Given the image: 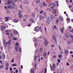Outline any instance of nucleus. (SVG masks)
<instances>
[{"label": "nucleus", "mask_w": 73, "mask_h": 73, "mask_svg": "<svg viewBox=\"0 0 73 73\" xmlns=\"http://www.w3.org/2000/svg\"><path fill=\"white\" fill-rule=\"evenodd\" d=\"M43 12H44V11H42L40 12V14H41V13H43Z\"/></svg>", "instance_id": "obj_45"}, {"label": "nucleus", "mask_w": 73, "mask_h": 73, "mask_svg": "<svg viewBox=\"0 0 73 73\" xmlns=\"http://www.w3.org/2000/svg\"><path fill=\"white\" fill-rule=\"evenodd\" d=\"M39 30L41 32H42V28H41V27H39Z\"/></svg>", "instance_id": "obj_19"}, {"label": "nucleus", "mask_w": 73, "mask_h": 73, "mask_svg": "<svg viewBox=\"0 0 73 73\" xmlns=\"http://www.w3.org/2000/svg\"><path fill=\"white\" fill-rule=\"evenodd\" d=\"M66 65L67 66H69V63L68 62H67Z\"/></svg>", "instance_id": "obj_53"}, {"label": "nucleus", "mask_w": 73, "mask_h": 73, "mask_svg": "<svg viewBox=\"0 0 73 73\" xmlns=\"http://www.w3.org/2000/svg\"><path fill=\"white\" fill-rule=\"evenodd\" d=\"M65 36L66 37H69L68 34H67V33H65Z\"/></svg>", "instance_id": "obj_23"}, {"label": "nucleus", "mask_w": 73, "mask_h": 73, "mask_svg": "<svg viewBox=\"0 0 73 73\" xmlns=\"http://www.w3.org/2000/svg\"><path fill=\"white\" fill-rule=\"evenodd\" d=\"M51 9H52V10H53V6H51Z\"/></svg>", "instance_id": "obj_60"}, {"label": "nucleus", "mask_w": 73, "mask_h": 73, "mask_svg": "<svg viewBox=\"0 0 73 73\" xmlns=\"http://www.w3.org/2000/svg\"><path fill=\"white\" fill-rule=\"evenodd\" d=\"M12 5H13V6H15V4L14 3V2H12L11 3Z\"/></svg>", "instance_id": "obj_22"}, {"label": "nucleus", "mask_w": 73, "mask_h": 73, "mask_svg": "<svg viewBox=\"0 0 73 73\" xmlns=\"http://www.w3.org/2000/svg\"><path fill=\"white\" fill-rule=\"evenodd\" d=\"M11 3V1H9L8 2V4H10Z\"/></svg>", "instance_id": "obj_37"}, {"label": "nucleus", "mask_w": 73, "mask_h": 73, "mask_svg": "<svg viewBox=\"0 0 73 73\" xmlns=\"http://www.w3.org/2000/svg\"><path fill=\"white\" fill-rule=\"evenodd\" d=\"M67 43L68 44H71V42L70 41H68L67 42Z\"/></svg>", "instance_id": "obj_36"}, {"label": "nucleus", "mask_w": 73, "mask_h": 73, "mask_svg": "<svg viewBox=\"0 0 73 73\" xmlns=\"http://www.w3.org/2000/svg\"><path fill=\"white\" fill-rule=\"evenodd\" d=\"M7 8H10L11 9H14V6H12L11 5H10L7 6Z\"/></svg>", "instance_id": "obj_3"}, {"label": "nucleus", "mask_w": 73, "mask_h": 73, "mask_svg": "<svg viewBox=\"0 0 73 73\" xmlns=\"http://www.w3.org/2000/svg\"><path fill=\"white\" fill-rule=\"evenodd\" d=\"M50 18H48L47 19L46 21V24L47 25H49L50 23Z\"/></svg>", "instance_id": "obj_2"}, {"label": "nucleus", "mask_w": 73, "mask_h": 73, "mask_svg": "<svg viewBox=\"0 0 73 73\" xmlns=\"http://www.w3.org/2000/svg\"><path fill=\"white\" fill-rule=\"evenodd\" d=\"M24 17H25V19H27V18H28V16L27 15H25L24 16Z\"/></svg>", "instance_id": "obj_43"}, {"label": "nucleus", "mask_w": 73, "mask_h": 73, "mask_svg": "<svg viewBox=\"0 0 73 73\" xmlns=\"http://www.w3.org/2000/svg\"><path fill=\"white\" fill-rule=\"evenodd\" d=\"M31 73H35V69L34 68L31 69Z\"/></svg>", "instance_id": "obj_7"}, {"label": "nucleus", "mask_w": 73, "mask_h": 73, "mask_svg": "<svg viewBox=\"0 0 73 73\" xmlns=\"http://www.w3.org/2000/svg\"><path fill=\"white\" fill-rule=\"evenodd\" d=\"M37 45H38L37 43L35 42V46H37Z\"/></svg>", "instance_id": "obj_42"}, {"label": "nucleus", "mask_w": 73, "mask_h": 73, "mask_svg": "<svg viewBox=\"0 0 73 73\" xmlns=\"http://www.w3.org/2000/svg\"><path fill=\"white\" fill-rule=\"evenodd\" d=\"M54 29H57V27L55 25H54Z\"/></svg>", "instance_id": "obj_50"}, {"label": "nucleus", "mask_w": 73, "mask_h": 73, "mask_svg": "<svg viewBox=\"0 0 73 73\" xmlns=\"http://www.w3.org/2000/svg\"><path fill=\"white\" fill-rule=\"evenodd\" d=\"M5 28V26H4V27L3 26L1 27V31H4Z\"/></svg>", "instance_id": "obj_8"}, {"label": "nucleus", "mask_w": 73, "mask_h": 73, "mask_svg": "<svg viewBox=\"0 0 73 73\" xmlns=\"http://www.w3.org/2000/svg\"><path fill=\"white\" fill-rule=\"evenodd\" d=\"M4 44V46H5V47H6V46H7V42H6V43H3Z\"/></svg>", "instance_id": "obj_31"}, {"label": "nucleus", "mask_w": 73, "mask_h": 73, "mask_svg": "<svg viewBox=\"0 0 73 73\" xmlns=\"http://www.w3.org/2000/svg\"><path fill=\"white\" fill-rule=\"evenodd\" d=\"M57 12V11L56 10V9H54L53 10L52 12L53 13H56Z\"/></svg>", "instance_id": "obj_17"}, {"label": "nucleus", "mask_w": 73, "mask_h": 73, "mask_svg": "<svg viewBox=\"0 0 73 73\" xmlns=\"http://www.w3.org/2000/svg\"><path fill=\"white\" fill-rule=\"evenodd\" d=\"M10 71H12V68H10Z\"/></svg>", "instance_id": "obj_54"}, {"label": "nucleus", "mask_w": 73, "mask_h": 73, "mask_svg": "<svg viewBox=\"0 0 73 73\" xmlns=\"http://www.w3.org/2000/svg\"><path fill=\"white\" fill-rule=\"evenodd\" d=\"M6 66L7 67L8 66H9V64H8V63H6Z\"/></svg>", "instance_id": "obj_38"}, {"label": "nucleus", "mask_w": 73, "mask_h": 73, "mask_svg": "<svg viewBox=\"0 0 73 73\" xmlns=\"http://www.w3.org/2000/svg\"><path fill=\"white\" fill-rule=\"evenodd\" d=\"M51 69L52 70H54V68H53V66H52L51 67Z\"/></svg>", "instance_id": "obj_46"}, {"label": "nucleus", "mask_w": 73, "mask_h": 73, "mask_svg": "<svg viewBox=\"0 0 73 73\" xmlns=\"http://www.w3.org/2000/svg\"><path fill=\"white\" fill-rule=\"evenodd\" d=\"M19 17H20V18H21V17H22V15L21 14L19 15Z\"/></svg>", "instance_id": "obj_33"}, {"label": "nucleus", "mask_w": 73, "mask_h": 73, "mask_svg": "<svg viewBox=\"0 0 73 73\" xmlns=\"http://www.w3.org/2000/svg\"><path fill=\"white\" fill-rule=\"evenodd\" d=\"M50 17L51 18V19L52 20V19H53V17H54V16H53V15H50Z\"/></svg>", "instance_id": "obj_18"}, {"label": "nucleus", "mask_w": 73, "mask_h": 73, "mask_svg": "<svg viewBox=\"0 0 73 73\" xmlns=\"http://www.w3.org/2000/svg\"><path fill=\"white\" fill-rule=\"evenodd\" d=\"M53 7H55V6H56V5L55 4V3H54L53 5Z\"/></svg>", "instance_id": "obj_62"}, {"label": "nucleus", "mask_w": 73, "mask_h": 73, "mask_svg": "<svg viewBox=\"0 0 73 73\" xmlns=\"http://www.w3.org/2000/svg\"><path fill=\"white\" fill-rule=\"evenodd\" d=\"M69 32H72L73 33V29H71L70 31Z\"/></svg>", "instance_id": "obj_35"}, {"label": "nucleus", "mask_w": 73, "mask_h": 73, "mask_svg": "<svg viewBox=\"0 0 73 73\" xmlns=\"http://www.w3.org/2000/svg\"><path fill=\"white\" fill-rule=\"evenodd\" d=\"M2 57L3 59L4 60L5 58V55L4 54H2Z\"/></svg>", "instance_id": "obj_10"}, {"label": "nucleus", "mask_w": 73, "mask_h": 73, "mask_svg": "<svg viewBox=\"0 0 73 73\" xmlns=\"http://www.w3.org/2000/svg\"><path fill=\"white\" fill-rule=\"evenodd\" d=\"M58 57H59L60 58L62 57V55H61L60 54L59 55Z\"/></svg>", "instance_id": "obj_41"}, {"label": "nucleus", "mask_w": 73, "mask_h": 73, "mask_svg": "<svg viewBox=\"0 0 73 73\" xmlns=\"http://www.w3.org/2000/svg\"><path fill=\"white\" fill-rule=\"evenodd\" d=\"M14 21L15 23H17L18 21H19L18 20V19H15L14 20Z\"/></svg>", "instance_id": "obj_20"}, {"label": "nucleus", "mask_w": 73, "mask_h": 73, "mask_svg": "<svg viewBox=\"0 0 73 73\" xmlns=\"http://www.w3.org/2000/svg\"><path fill=\"white\" fill-rule=\"evenodd\" d=\"M31 26V24H28L27 25V26H28V27H30V26Z\"/></svg>", "instance_id": "obj_47"}, {"label": "nucleus", "mask_w": 73, "mask_h": 73, "mask_svg": "<svg viewBox=\"0 0 73 73\" xmlns=\"http://www.w3.org/2000/svg\"><path fill=\"white\" fill-rule=\"evenodd\" d=\"M23 3L24 4H29V3H27V2H24Z\"/></svg>", "instance_id": "obj_39"}, {"label": "nucleus", "mask_w": 73, "mask_h": 73, "mask_svg": "<svg viewBox=\"0 0 73 73\" xmlns=\"http://www.w3.org/2000/svg\"><path fill=\"white\" fill-rule=\"evenodd\" d=\"M30 21H31V23H34V20H33V19L32 18H31L30 19Z\"/></svg>", "instance_id": "obj_13"}, {"label": "nucleus", "mask_w": 73, "mask_h": 73, "mask_svg": "<svg viewBox=\"0 0 73 73\" xmlns=\"http://www.w3.org/2000/svg\"><path fill=\"white\" fill-rule=\"evenodd\" d=\"M52 38L53 40H55L56 43L57 42V38L54 35L52 36Z\"/></svg>", "instance_id": "obj_5"}, {"label": "nucleus", "mask_w": 73, "mask_h": 73, "mask_svg": "<svg viewBox=\"0 0 73 73\" xmlns=\"http://www.w3.org/2000/svg\"><path fill=\"white\" fill-rule=\"evenodd\" d=\"M59 19L60 20H61V21H63V18H62V16L60 17H59Z\"/></svg>", "instance_id": "obj_14"}, {"label": "nucleus", "mask_w": 73, "mask_h": 73, "mask_svg": "<svg viewBox=\"0 0 73 73\" xmlns=\"http://www.w3.org/2000/svg\"><path fill=\"white\" fill-rule=\"evenodd\" d=\"M35 58L34 59V60L35 61H36V59H37V56L36 55H35Z\"/></svg>", "instance_id": "obj_26"}, {"label": "nucleus", "mask_w": 73, "mask_h": 73, "mask_svg": "<svg viewBox=\"0 0 73 73\" xmlns=\"http://www.w3.org/2000/svg\"><path fill=\"white\" fill-rule=\"evenodd\" d=\"M15 50L16 52H17L19 50V46H15Z\"/></svg>", "instance_id": "obj_9"}, {"label": "nucleus", "mask_w": 73, "mask_h": 73, "mask_svg": "<svg viewBox=\"0 0 73 73\" xmlns=\"http://www.w3.org/2000/svg\"><path fill=\"white\" fill-rule=\"evenodd\" d=\"M39 27H36L35 29V31H36V32H38L39 31Z\"/></svg>", "instance_id": "obj_4"}, {"label": "nucleus", "mask_w": 73, "mask_h": 73, "mask_svg": "<svg viewBox=\"0 0 73 73\" xmlns=\"http://www.w3.org/2000/svg\"><path fill=\"white\" fill-rule=\"evenodd\" d=\"M15 45H19V43L17 42L16 43Z\"/></svg>", "instance_id": "obj_64"}, {"label": "nucleus", "mask_w": 73, "mask_h": 73, "mask_svg": "<svg viewBox=\"0 0 73 73\" xmlns=\"http://www.w3.org/2000/svg\"><path fill=\"white\" fill-rule=\"evenodd\" d=\"M65 53L66 54H68V50H65Z\"/></svg>", "instance_id": "obj_15"}, {"label": "nucleus", "mask_w": 73, "mask_h": 73, "mask_svg": "<svg viewBox=\"0 0 73 73\" xmlns=\"http://www.w3.org/2000/svg\"><path fill=\"white\" fill-rule=\"evenodd\" d=\"M15 3H16L17 1V0H14Z\"/></svg>", "instance_id": "obj_61"}, {"label": "nucleus", "mask_w": 73, "mask_h": 73, "mask_svg": "<svg viewBox=\"0 0 73 73\" xmlns=\"http://www.w3.org/2000/svg\"><path fill=\"white\" fill-rule=\"evenodd\" d=\"M37 41V39H36V38H34V42H36Z\"/></svg>", "instance_id": "obj_27"}, {"label": "nucleus", "mask_w": 73, "mask_h": 73, "mask_svg": "<svg viewBox=\"0 0 73 73\" xmlns=\"http://www.w3.org/2000/svg\"><path fill=\"white\" fill-rule=\"evenodd\" d=\"M56 55H54V56H53V58H56Z\"/></svg>", "instance_id": "obj_55"}, {"label": "nucleus", "mask_w": 73, "mask_h": 73, "mask_svg": "<svg viewBox=\"0 0 73 73\" xmlns=\"http://www.w3.org/2000/svg\"><path fill=\"white\" fill-rule=\"evenodd\" d=\"M14 40H15V41H17V38H13Z\"/></svg>", "instance_id": "obj_29"}, {"label": "nucleus", "mask_w": 73, "mask_h": 73, "mask_svg": "<svg viewBox=\"0 0 73 73\" xmlns=\"http://www.w3.org/2000/svg\"><path fill=\"white\" fill-rule=\"evenodd\" d=\"M56 5H57V7H58V1H56Z\"/></svg>", "instance_id": "obj_21"}, {"label": "nucleus", "mask_w": 73, "mask_h": 73, "mask_svg": "<svg viewBox=\"0 0 73 73\" xmlns=\"http://www.w3.org/2000/svg\"><path fill=\"white\" fill-rule=\"evenodd\" d=\"M67 21H70V19L69 18H67Z\"/></svg>", "instance_id": "obj_52"}, {"label": "nucleus", "mask_w": 73, "mask_h": 73, "mask_svg": "<svg viewBox=\"0 0 73 73\" xmlns=\"http://www.w3.org/2000/svg\"><path fill=\"white\" fill-rule=\"evenodd\" d=\"M5 69H6V70H8V67H6L5 68Z\"/></svg>", "instance_id": "obj_58"}, {"label": "nucleus", "mask_w": 73, "mask_h": 73, "mask_svg": "<svg viewBox=\"0 0 73 73\" xmlns=\"http://www.w3.org/2000/svg\"><path fill=\"white\" fill-rule=\"evenodd\" d=\"M11 41L10 40L8 41V42H6L7 45H9L10 44H11Z\"/></svg>", "instance_id": "obj_11"}, {"label": "nucleus", "mask_w": 73, "mask_h": 73, "mask_svg": "<svg viewBox=\"0 0 73 73\" xmlns=\"http://www.w3.org/2000/svg\"><path fill=\"white\" fill-rule=\"evenodd\" d=\"M40 1V0H36V3H39Z\"/></svg>", "instance_id": "obj_24"}, {"label": "nucleus", "mask_w": 73, "mask_h": 73, "mask_svg": "<svg viewBox=\"0 0 73 73\" xmlns=\"http://www.w3.org/2000/svg\"><path fill=\"white\" fill-rule=\"evenodd\" d=\"M10 36L11 37H13V35H12V34L10 33Z\"/></svg>", "instance_id": "obj_56"}, {"label": "nucleus", "mask_w": 73, "mask_h": 73, "mask_svg": "<svg viewBox=\"0 0 73 73\" xmlns=\"http://www.w3.org/2000/svg\"><path fill=\"white\" fill-rule=\"evenodd\" d=\"M6 35H8V36H9V33H6Z\"/></svg>", "instance_id": "obj_57"}, {"label": "nucleus", "mask_w": 73, "mask_h": 73, "mask_svg": "<svg viewBox=\"0 0 73 73\" xmlns=\"http://www.w3.org/2000/svg\"><path fill=\"white\" fill-rule=\"evenodd\" d=\"M19 52H21V47L19 48Z\"/></svg>", "instance_id": "obj_28"}, {"label": "nucleus", "mask_w": 73, "mask_h": 73, "mask_svg": "<svg viewBox=\"0 0 73 73\" xmlns=\"http://www.w3.org/2000/svg\"><path fill=\"white\" fill-rule=\"evenodd\" d=\"M32 17H35V14L33 13L32 14Z\"/></svg>", "instance_id": "obj_34"}, {"label": "nucleus", "mask_w": 73, "mask_h": 73, "mask_svg": "<svg viewBox=\"0 0 73 73\" xmlns=\"http://www.w3.org/2000/svg\"><path fill=\"white\" fill-rule=\"evenodd\" d=\"M1 68H2V69L3 68H4V66H3V65H1Z\"/></svg>", "instance_id": "obj_63"}, {"label": "nucleus", "mask_w": 73, "mask_h": 73, "mask_svg": "<svg viewBox=\"0 0 73 73\" xmlns=\"http://www.w3.org/2000/svg\"><path fill=\"white\" fill-rule=\"evenodd\" d=\"M60 30L62 33H63V32H64V27H62V29L61 28H60Z\"/></svg>", "instance_id": "obj_6"}, {"label": "nucleus", "mask_w": 73, "mask_h": 73, "mask_svg": "<svg viewBox=\"0 0 73 73\" xmlns=\"http://www.w3.org/2000/svg\"><path fill=\"white\" fill-rule=\"evenodd\" d=\"M12 65L13 66H17V65L16 64H13Z\"/></svg>", "instance_id": "obj_40"}, {"label": "nucleus", "mask_w": 73, "mask_h": 73, "mask_svg": "<svg viewBox=\"0 0 73 73\" xmlns=\"http://www.w3.org/2000/svg\"><path fill=\"white\" fill-rule=\"evenodd\" d=\"M59 21L58 19H57V20L56 21V23H58V22Z\"/></svg>", "instance_id": "obj_59"}, {"label": "nucleus", "mask_w": 73, "mask_h": 73, "mask_svg": "<svg viewBox=\"0 0 73 73\" xmlns=\"http://www.w3.org/2000/svg\"><path fill=\"white\" fill-rule=\"evenodd\" d=\"M8 19H9V17H5V19L6 20L5 21H8Z\"/></svg>", "instance_id": "obj_12"}, {"label": "nucleus", "mask_w": 73, "mask_h": 73, "mask_svg": "<svg viewBox=\"0 0 73 73\" xmlns=\"http://www.w3.org/2000/svg\"><path fill=\"white\" fill-rule=\"evenodd\" d=\"M58 62H61V60L60 59H58L57 60Z\"/></svg>", "instance_id": "obj_30"}, {"label": "nucleus", "mask_w": 73, "mask_h": 73, "mask_svg": "<svg viewBox=\"0 0 73 73\" xmlns=\"http://www.w3.org/2000/svg\"><path fill=\"white\" fill-rule=\"evenodd\" d=\"M40 7H42V4L40 3Z\"/></svg>", "instance_id": "obj_51"}, {"label": "nucleus", "mask_w": 73, "mask_h": 73, "mask_svg": "<svg viewBox=\"0 0 73 73\" xmlns=\"http://www.w3.org/2000/svg\"><path fill=\"white\" fill-rule=\"evenodd\" d=\"M44 38L45 40V42L44 43V45H48V41H47V39H46V38L44 37Z\"/></svg>", "instance_id": "obj_1"}, {"label": "nucleus", "mask_w": 73, "mask_h": 73, "mask_svg": "<svg viewBox=\"0 0 73 73\" xmlns=\"http://www.w3.org/2000/svg\"><path fill=\"white\" fill-rule=\"evenodd\" d=\"M52 66L54 68H56V64H53L52 65Z\"/></svg>", "instance_id": "obj_25"}, {"label": "nucleus", "mask_w": 73, "mask_h": 73, "mask_svg": "<svg viewBox=\"0 0 73 73\" xmlns=\"http://www.w3.org/2000/svg\"><path fill=\"white\" fill-rule=\"evenodd\" d=\"M21 11H19V14H21Z\"/></svg>", "instance_id": "obj_49"}, {"label": "nucleus", "mask_w": 73, "mask_h": 73, "mask_svg": "<svg viewBox=\"0 0 73 73\" xmlns=\"http://www.w3.org/2000/svg\"><path fill=\"white\" fill-rule=\"evenodd\" d=\"M14 33L15 35H17V34H18V32H17V31L16 30L14 31Z\"/></svg>", "instance_id": "obj_16"}, {"label": "nucleus", "mask_w": 73, "mask_h": 73, "mask_svg": "<svg viewBox=\"0 0 73 73\" xmlns=\"http://www.w3.org/2000/svg\"><path fill=\"white\" fill-rule=\"evenodd\" d=\"M43 56H44V57H46V52L44 53L43 54Z\"/></svg>", "instance_id": "obj_32"}, {"label": "nucleus", "mask_w": 73, "mask_h": 73, "mask_svg": "<svg viewBox=\"0 0 73 73\" xmlns=\"http://www.w3.org/2000/svg\"><path fill=\"white\" fill-rule=\"evenodd\" d=\"M11 62H14V58H13L12 60L11 61Z\"/></svg>", "instance_id": "obj_48"}, {"label": "nucleus", "mask_w": 73, "mask_h": 73, "mask_svg": "<svg viewBox=\"0 0 73 73\" xmlns=\"http://www.w3.org/2000/svg\"><path fill=\"white\" fill-rule=\"evenodd\" d=\"M39 18H40V20H41V19L42 18V17L41 16V15H40L39 16Z\"/></svg>", "instance_id": "obj_44"}]
</instances>
